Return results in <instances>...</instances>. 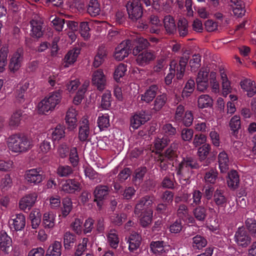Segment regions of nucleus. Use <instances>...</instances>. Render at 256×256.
<instances>
[{"mask_svg":"<svg viewBox=\"0 0 256 256\" xmlns=\"http://www.w3.org/2000/svg\"><path fill=\"white\" fill-rule=\"evenodd\" d=\"M189 57L187 56H184L180 58L179 64L176 66V70H175L176 62L172 60L170 65V72L165 78V82L166 84L169 85L172 82L175 72H176V76L178 79H181L184 73L186 66L188 64Z\"/></svg>","mask_w":256,"mask_h":256,"instance_id":"3","label":"nucleus"},{"mask_svg":"<svg viewBox=\"0 0 256 256\" xmlns=\"http://www.w3.org/2000/svg\"><path fill=\"white\" fill-rule=\"evenodd\" d=\"M153 203V200L152 198L148 196H146L142 198L136 204L135 206L134 213L138 214L142 210H146L150 209Z\"/></svg>","mask_w":256,"mask_h":256,"instance_id":"16","label":"nucleus"},{"mask_svg":"<svg viewBox=\"0 0 256 256\" xmlns=\"http://www.w3.org/2000/svg\"><path fill=\"white\" fill-rule=\"evenodd\" d=\"M106 77L101 69L95 70L92 74V82L99 90L104 89L106 84Z\"/></svg>","mask_w":256,"mask_h":256,"instance_id":"11","label":"nucleus"},{"mask_svg":"<svg viewBox=\"0 0 256 256\" xmlns=\"http://www.w3.org/2000/svg\"><path fill=\"white\" fill-rule=\"evenodd\" d=\"M154 58L155 56L152 52L145 50L138 55L136 60L138 65L144 66L149 64Z\"/></svg>","mask_w":256,"mask_h":256,"instance_id":"20","label":"nucleus"},{"mask_svg":"<svg viewBox=\"0 0 256 256\" xmlns=\"http://www.w3.org/2000/svg\"><path fill=\"white\" fill-rule=\"evenodd\" d=\"M40 214L38 210L32 211L30 215L32 221V226L33 228H38L40 222Z\"/></svg>","mask_w":256,"mask_h":256,"instance_id":"50","label":"nucleus"},{"mask_svg":"<svg viewBox=\"0 0 256 256\" xmlns=\"http://www.w3.org/2000/svg\"><path fill=\"white\" fill-rule=\"evenodd\" d=\"M80 52V50L78 48H74L70 50L64 58V67H68L70 65L74 64Z\"/></svg>","mask_w":256,"mask_h":256,"instance_id":"30","label":"nucleus"},{"mask_svg":"<svg viewBox=\"0 0 256 256\" xmlns=\"http://www.w3.org/2000/svg\"><path fill=\"white\" fill-rule=\"evenodd\" d=\"M198 106L200 108L210 106L212 104V100L207 94L200 96L198 100Z\"/></svg>","mask_w":256,"mask_h":256,"instance_id":"44","label":"nucleus"},{"mask_svg":"<svg viewBox=\"0 0 256 256\" xmlns=\"http://www.w3.org/2000/svg\"><path fill=\"white\" fill-rule=\"evenodd\" d=\"M90 28L86 22H82L80 24V34L84 39L87 40L90 36Z\"/></svg>","mask_w":256,"mask_h":256,"instance_id":"64","label":"nucleus"},{"mask_svg":"<svg viewBox=\"0 0 256 256\" xmlns=\"http://www.w3.org/2000/svg\"><path fill=\"white\" fill-rule=\"evenodd\" d=\"M206 244V240L200 235H196L192 238V246L194 249H202L205 247Z\"/></svg>","mask_w":256,"mask_h":256,"instance_id":"42","label":"nucleus"},{"mask_svg":"<svg viewBox=\"0 0 256 256\" xmlns=\"http://www.w3.org/2000/svg\"><path fill=\"white\" fill-rule=\"evenodd\" d=\"M108 242L113 248H118L119 243V238L117 231L114 229L110 230L106 235Z\"/></svg>","mask_w":256,"mask_h":256,"instance_id":"28","label":"nucleus"},{"mask_svg":"<svg viewBox=\"0 0 256 256\" xmlns=\"http://www.w3.org/2000/svg\"><path fill=\"white\" fill-rule=\"evenodd\" d=\"M88 239L84 238L82 239V242L80 243L76 248L74 256H80L87 248V244Z\"/></svg>","mask_w":256,"mask_h":256,"instance_id":"62","label":"nucleus"},{"mask_svg":"<svg viewBox=\"0 0 256 256\" xmlns=\"http://www.w3.org/2000/svg\"><path fill=\"white\" fill-rule=\"evenodd\" d=\"M218 172L214 169H210L206 172L204 176V182L207 184H214L218 178Z\"/></svg>","mask_w":256,"mask_h":256,"instance_id":"49","label":"nucleus"},{"mask_svg":"<svg viewBox=\"0 0 256 256\" xmlns=\"http://www.w3.org/2000/svg\"><path fill=\"white\" fill-rule=\"evenodd\" d=\"M220 76L222 80V94L224 96H226L232 91L230 82L224 71H220Z\"/></svg>","mask_w":256,"mask_h":256,"instance_id":"37","label":"nucleus"},{"mask_svg":"<svg viewBox=\"0 0 256 256\" xmlns=\"http://www.w3.org/2000/svg\"><path fill=\"white\" fill-rule=\"evenodd\" d=\"M178 30L180 36L184 37L188 34V22L184 18H180L178 23Z\"/></svg>","mask_w":256,"mask_h":256,"instance_id":"41","label":"nucleus"},{"mask_svg":"<svg viewBox=\"0 0 256 256\" xmlns=\"http://www.w3.org/2000/svg\"><path fill=\"white\" fill-rule=\"evenodd\" d=\"M56 215L54 212H48L43 215L42 224L45 228H52L56 222Z\"/></svg>","mask_w":256,"mask_h":256,"instance_id":"25","label":"nucleus"},{"mask_svg":"<svg viewBox=\"0 0 256 256\" xmlns=\"http://www.w3.org/2000/svg\"><path fill=\"white\" fill-rule=\"evenodd\" d=\"M89 122L86 118L84 117L80 122L78 128V138L82 142L88 140L90 135Z\"/></svg>","mask_w":256,"mask_h":256,"instance_id":"15","label":"nucleus"},{"mask_svg":"<svg viewBox=\"0 0 256 256\" xmlns=\"http://www.w3.org/2000/svg\"><path fill=\"white\" fill-rule=\"evenodd\" d=\"M84 171L85 176L90 179L94 180L96 182H100L101 181V176L94 170L91 167L86 166Z\"/></svg>","mask_w":256,"mask_h":256,"instance_id":"39","label":"nucleus"},{"mask_svg":"<svg viewBox=\"0 0 256 256\" xmlns=\"http://www.w3.org/2000/svg\"><path fill=\"white\" fill-rule=\"evenodd\" d=\"M232 10L234 15L242 16L244 14L245 10L244 8L242 2L238 0H230Z\"/></svg>","mask_w":256,"mask_h":256,"instance_id":"35","label":"nucleus"},{"mask_svg":"<svg viewBox=\"0 0 256 256\" xmlns=\"http://www.w3.org/2000/svg\"><path fill=\"white\" fill-rule=\"evenodd\" d=\"M193 213L195 218L198 220H204L206 217V210L202 206L196 208Z\"/></svg>","mask_w":256,"mask_h":256,"instance_id":"63","label":"nucleus"},{"mask_svg":"<svg viewBox=\"0 0 256 256\" xmlns=\"http://www.w3.org/2000/svg\"><path fill=\"white\" fill-rule=\"evenodd\" d=\"M163 24L166 32L168 34H174L176 30V24L174 18L170 16H165L163 20Z\"/></svg>","mask_w":256,"mask_h":256,"instance_id":"23","label":"nucleus"},{"mask_svg":"<svg viewBox=\"0 0 256 256\" xmlns=\"http://www.w3.org/2000/svg\"><path fill=\"white\" fill-rule=\"evenodd\" d=\"M211 150V146L209 144H204L200 147L198 150V155L200 160L202 161L206 159Z\"/></svg>","mask_w":256,"mask_h":256,"instance_id":"51","label":"nucleus"},{"mask_svg":"<svg viewBox=\"0 0 256 256\" xmlns=\"http://www.w3.org/2000/svg\"><path fill=\"white\" fill-rule=\"evenodd\" d=\"M0 250L5 254L12 250V240L5 232H2L0 236Z\"/></svg>","mask_w":256,"mask_h":256,"instance_id":"17","label":"nucleus"},{"mask_svg":"<svg viewBox=\"0 0 256 256\" xmlns=\"http://www.w3.org/2000/svg\"><path fill=\"white\" fill-rule=\"evenodd\" d=\"M78 112L73 108H70L66 114V121L68 126V128L70 130L74 129L77 126Z\"/></svg>","mask_w":256,"mask_h":256,"instance_id":"19","label":"nucleus"},{"mask_svg":"<svg viewBox=\"0 0 256 256\" xmlns=\"http://www.w3.org/2000/svg\"><path fill=\"white\" fill-rule=\"evenodd\" d=\"M126 66L124 64H120L116 68L114 73V78L117 82L124 76L126 72Z\"/></svg>","mask_w":256,"mask_h":256,"instance_id":"54","label":"nucleus"},{"mask_svg":"<svg viewBox=\"0 0 256 256\" xmlns=\"http://www.w3.org/2000/svg\"><path fill=\"white\" fill-rule=\"evenodd\" d=\"M158 90V87L156 85L150 86L144 94L141 95V100L146 103H150L156 97Z\"/></svg>","mask_w":256,"mask_h":256,"instance_id":"22","label":"nucleus"},{"mask_svg":"<svg viewBox=\"0 0 256 256\" xmlns=\"http://www.w3.org/2000/svg\"><path fill=\"white\" fill-rule=\"evenodd\" d=\"M219 168L222 173H226L229 168V158L227 154L222 151L218 155Z\"/></svg>","mask_w":256,"mask_h":256,"instance_id":"21","label":"nucleus"},{"mask_svg":"<svg viewBox=\"0 0 256 256\" xmlns=\"http://www.w3.org/2000/svg\"><path fill=\"white\" fill-rule=\"evenodd\" d=\"M30 34L33 38H40L43 35V20L38 15H34L30 21Z\"/></svg>","mask_w":256,"mask_h":256,"instance_id":"7","label":"nucleus"},{"mask_svg":"<svg viewBox=\"0 0 256 256\" xmlns=\"http://www.w3.org/2000/svg\"><path fill=\"white\" fill-rule=\"evenodd\" d=\"M76 241L75 236L69 232H66L64 236V244L66 248H68Z\"/></svg>","mask_w":256,"mask_h":256,"instance_id":"61","label":"nucleus"},{"mask_svg":"<svg viewBox=\"0 0 256 256\" xmlns=\"http://www.w3.org/2000/svg\"><path fill=\"white\" fill-rule=\"evenodd\" d=\"M126 218V215L125 214H114L110 217V220L112 224L115 226H120Z\"/></svg>","mask_w":256,"mask_h":256,"instance_id":"57","label":"nucleus"},{"mask_svg":"<svg viewBox=\"0 0 256 256\" xmlns=\"http://www.w3.org/2000/svg\"><path fill=\"white\" fill-rule=\"evenodd\" d=\"M131 43L130 40L123 41L115 48L114 57L118 61L123 60L128 56L131 50Z\"/></svg>","mask_w":256,"mask_h":256,"instance_id":"8","label":"nucleus"},{"mask_svg":"<svg viewBox=\"0 0 256 256\" xmlns=\"http://www.w3.org/2000/svg\"><path fill=\"white\" fill-rule=\"evenodd\" d=\"M152 214L153 211L152 209H148L142 212L140 223L143 227H146L151 224Z\"/></svg>","mask_w":256,"mask_h":256,"instance_id":"36","label":"nucleus"},{"mask_svg":"<svg viewBox=\"0 0 256 256\" xmlns=\"http://www.w3.org/2000/svg\"><path fill=\"white\" fill-rule=\"evenodd\" d=\"M178 147V144L173 142L171 144L170 146L166 150L165 152L164 158H166L168 160H172L177 156V149Z\"/></svg>","mask_w":256,"mask_h":256,"instance_id":"46","label":"nucleus"},{"mask_svg":"<svg viewBox=\"0 0 256 256\" xmlns=\"http://www.w3.org/2000/svg\"><path fill=\"white\" fill-rule=\"evenodd\" d=\"M110 188L108 186L99 185L96 186L94 190L95 200L102 201L108 194Z\"/></svg>","mask_w":256,"mask_h":256,"instance_id":"26","label":"nucleus"},{"mask_svg":"<svg viewBox=\"0 0 256 256\" xmlns=\"http://www.w3.org/2000/svg\"><path fill=\"white\" fill-rule=\"evenodd\" d=\"M141 240L142 238L140 235L136 232L132 234L128 240L130 250L134 252L138 249L140 244Z\"/></svg>","mask_w":256,"mask_h":256,"instance_id":"31","label":"nucleus"},{"mask_svg":"<svg viewBox=\"0 0 256 256\" xmlns=\"http://www.w3.org/2000/svg\"><path fill=\"white\" fill-rule=\"evenodd\" d=\"M111 94L109 91H106L102 98L101 106L103 109L108 110L111 106Z\"/></svg>","mask_w":256,"mask_h":256,"instance_id":"59","label":"nucleus"},{"mask_svg":"<svg viewBox=\"0 0 256 256\" xmlns=\"http://www.w3.org/2000/svg\"><path fill=\"white\" fill-rule=\"evenodd\" d=\"M6 143L9 150L17 154L27 152L34 146L30 138L25 135L20 134L10 136L7 138Z\"/></svg>","mask_w":256,"mask_h":256,"instance_id":"1","label":"nucleus"},{"mask_svg":"<svg viewBox=\"0 0 256 256\" xmlns=\"http://www.w3.org/2000/svg\"><path fill=\"white\" fill-rule=\"evenodd\" d=\"M62 216L66 217L72 208V203L70 198H65L62 202Z\"/></svg>","mask_w":256,"mask_h":256,"instance_id":"43","label":"nucleus"},{"mask_svg":"<svg viewBox=\"0 0 256 256\" xmlns=\"http://www.w3.org/2000/svg\"><path fill=\"white\" fill-rule=\"evenodd\" d=\"M126 10L130 18L136 20L142 16V10L140 0H130L126 4Z\"/></svg>","mask_w":256,"mask_h":256,"instance_id":"5","label":"nucleus"},{"mask_svg":"<svg viewBox=\"0 0 256 256\" xmlns=\"http://www.w3.org/2000/svg\"><path fill=\"white\" fill-rule=\"evenodd\" d=\"M235 242L242 247L247 246L251 242V238L248 234L244 228H239L234 235Z\"/></svg>","mask_w":256,"mask_h":256,"instance_id":"13","label":"nucleus"},{"mask_svg":"<svg viewBox=\"0 0 256 256\" xmlns=\"http://www.w3.org/2000/svg\"><path fill=\"white\" fill-rule=\"evenodd\" d=\"M150 119V116L145 112L141 111L135 114L130 120V126L134 130L138 129L141 125Z\"/></svg>","mask_w":256,"mask_h":256,"instance_id":"14","label":"nucleus"},{"mask_svg":"<svg viewBox=\"0 0 256 256\" xmlns=\"http://www.w3.org/2000/svg\"><path fill=\"white\" fill-rule=\"evenodd\" d=\"M198 168V164L196 160L192 158H184L176 168V174L179 176L180 183L184 185L190 183L188 178L190 170L192 168Z\"/></svg>","mask_w":256,"mask_h":256,"instance_id":"2","label":"nucleus"},{"mask_svg":"<svg viewBox=\"0 0 256 256\" xmlns=\"http://www.w3.org/2000/svg\"><path fill=\"white\" fill-rule=\"evenodd\" d=\"M106 54V50L104 48H99L93 63L94 67H98L104 62Z\"/></svg>","mask_w":256,"mask_h":256,"instance_id":"48","label":"nucleus"},{"mask_svg":"<svg viewBox=\"0 0 256 256\" xmlns=\"http://www.w3.org/2000/svg\"><path fill=\"white\" fill-rule=\"evenodd\" d=\"M88 12L92 16H96L100 14V7L98 0H90L87 8Z\"/></svg>","mask_w":256,"mask_h":256,"instance_id":"34","label":"nucleus"},{"mask_svg":"<svg viewBox=\"0 0 256 256\" xmlns=\"http://www.w3.org/2000/svg\"><path fill=\"white\" fill-rule=\"evenodd\" d=\"M149 20L150 24L153 26L150 30V32L152 33H158L162 24L159 18L156 16L152 15L150 17Z\"/></svg>","mask_w":256,"mask_h":256,"instance_id":"52","label":"nucleus"},{"mask_svg":"<svg viewBox=\"0 0 256 256\" xmlns=\"http://www.w3.org/2000/svg\"><path fill=\"white\" fill-rule=\"evenodd\" d=\"M242 88L247 92L249 97L252 96L256 94V86L254 82L250 80L245 79L240 82Z\"/></svg>","mask_w":256,"mask_h":256,"instance_id":"24","label":"nucleus"},{"mask_svg":"<svg viewBox=\"0 0 256 256\" xmlns=\"http://www.w3.org/2000/svg\"><path fill=\"white\" fill-rule=\"evenodd\" d=\"M166 100L167 96L166 94L158 96L154 101L153 109L156 111L160 110L165 105Z\"/></svg>","mask_w":256,"mask_h":256,"instance_id":"45","label":"nucleus"},{"mask_svg":"<svg viewBox=\"0 0 256 256\" xmlns=\"http://www.w3.org/2000/svg\"><path fill=\"white\" fill-rule=\"evenodd\" d=\"M61 250V242L55 241L49 246L46 256H60L62 254Z\"/></svg>","mask_w":256,"mask_h":256,"instance_id":"32","label":"nucleus"},{"mask_svg":"<svg viewBox=\"0 0 256 256\" xmlns=\"http://www.w3.org/2000/svg\"><path fill=\"white\" fill-rule=\"evenodd\" d=\"M65 136V128L64 126L58 125L52 130V138L54 140H60Z\"/></svg>","mask_w":256,"mask_h":256,"instance_id":"47","label":"nucleus"},{"mask_svg":"<svg viewBox=\"0 0 256 256\" xmlns=\"http://www.w3.org/2000/svg\"><path fill=\"white\" fill-rule=\"evenodd\" d=\"M72 172V169L68 166H60L56 170L57 174L60 177L68 176Z\"/></svg>","mask_w":256,"mask_h":256,"instance_id":"56","label":"nucleus"},{"mask_svg":"<svg viewBox=\"0 0 256 256\" xmlns=\"http://www.w3.org/2000/svg\"><path fill=\"white\" fill-rule=\"evenodd\" d=\"M23 59V52L22 50H18L15 52L10 60L8 66L10 71L12 72L18 71L22 66Z\"/></svg>","mask_w":256,"mask_h":256,"instance_id":"12","label":"nucleus"},{"mask_svg":"<svg viewBox=\"0 0 256 256\" xmlns=\"http://www.w3.org/2000/svg\"><path fill=\"white\" fill-rule=\"evenodd\" d=\"M201 56L200 54H194L190 60L189 64L192 72H196L200 66Z\"/></svg>","mask_w":256,"mask_h":256,"instance_id":"53","label":"nucleus"},{"mask_svg":"<svg viewBox=\"0 0 256 256\" xmlns=\"http://www.w3.org/2000/svg\"><path fill=\"white\" fill-rule=\"evenodd\" d=\"M98 124L100 130H103L110 126L109 116L108 114L99 116L98 119Z\"/></svg>","mask_w":256,"mask_h":256,"instance_id":"58","label":"nucleus"},{"mask_svg":"<svg viewBox=\"0 0 256 256\" xmlns=\"http://www.w3.org/2000/svg\"><path fill=\"white\" fill-rule=\"evenodd\" d=\"M22 116V112L21 110H17L14 112L9 120L10 126L13 128L18 126L20 124Z\"/></svg>","mask_w":256,"mask_h":256,"instance_id":"38","label":"nucleus"},{"mask_svg":"<svg viewBox=\"0 0 256 256\" xmlns=\"http://www.w3.org/2000/svg\"><path fill=\"white\" fill-rule=\"evenodd\" d=\"M70 161L73 166H76L79 163V156L76 147L71 148L70 152Z\"/></svg>","mask_w":256,"mask_h":256,"instance_id":"60","label":"nucleus"},{"mask_svg":"<svg viewBox=\"0 0 256 256\" xmlns=\"http://www.w3.org/2000/svg\"><path fill=\"white\" fill-rule=\"evenodd\" d=\"M166 245L163 241H153L150 244L152 252L156 254H162L166 252Z\"/></svg>","mask_w":256,"mask_h":256,"instance_id":"29","label":"nucleus"},{"mask_svg":"<svg viewBox=\"0 0 256 256\" xmlns=\"http://www.w3.org/2000/svg\"><path fill=\"white\" fill-rule=\"evenodd\" d=\"M60 100L61 96L59 92L50 93L38 103V109L39 112L46 114L49 111L53 110Z\"/></svg>","mask_w":256,"mask_h":256,"instance_id":"4","label":"nucleus"},{"mask_svg":"<svg viewBox=\"0 0 256 256\" xmlns=\"http://www.w3.org/2000/svg\"><path fill=\"white\" fill-rule=\"evenodd\" d=\"M9 223L16 230H20L26 224L25 216L22 214L13 216L9 220Z\"/></svg>","mask_w":256,"mask_h":256,"instance_id":"18","label":"nucleus"},{"mask_svg":"<svg viewBox=\"0 0 256 256\" xmlns=\"http://www.w3.org/2000/svg\"><path fill=\"white\" fill-rule=\"evenodd\" d=\"M88 85V83H86L82 86V88H80L76 94L74 98V104L76 105H78L81 103L82 99L84 98V95L86 91V88Z\"/></svg>","mask_w":256,"mask_h":256,"instance_id":"55","label":"nucleus"},{"mask_svg":"<svg viewBox=\"0 0 256 256\" xmlns=\"http://www.w3.org/2000/svg\"><path fill=\"white\" fill-rule=\"evenodd\" d=\"M80 190L81 184L76 179L62 180L60 182V190L64 194H74Z\"/></svg>","mask_w":256,"mask_h":256,"instance_id":"6","label":"nucleus"},{"mask_svg":"<svg viewBox=\"0 0 256 256\" xmlns=\"http://www.w3.org/2000/svg\"><path fill=\"white\" fill-rule=\"evenodd\" d=\"M214 201L219 208L225 207L227 202V199L224 194L222 190L217 189L214 194Z\"/></svg>","mask_w":256,"mask_h":256,"instance_id":"33","label":"nucleus"},{"mask_svg":"<svg viewBox=\"0 0 256 256\" xmlns=\"http://www.w3.org/2000/svg\"><path fill=\"white\" fill-rule=\"evenodd\" d=\"M51 148L50 142L48 140H44L39 144L38 148V157L42 158L47 154Z\"/></svg>","mask_w":256,"mask_h":256,"instance_id":"40","label":"nucleus"},{"mask_svg":"<svg viewBox=\"0 0 256 256\" xmlns=\"http://www.w3.org/2000/svg\"><path fill=\"white\" fill-rule=\"evenodd\" d=\"M38 194L36 192H32L24 196L19 202V207L20 210H30L36 203Z\"/></svg>","mask_w":256,"mask_h":256,"instance_id":"10","label":"nucleus"},{"mask_svg":"<svg viewBox=\"0 0 256 256\" xmlns=\"http://www.w3.org/2000/svg\"><path fill=\"white\" fill-rule=\"evenodd\" d=\"M240 182L239 176L236 170H232L228 174L227 184L228 186L235 190L238 186Z\"/></svg>","mask_w":256,"mask_h":256,"instance_id":"27","label":"nucleus"},{"mask_svg":"<svg viewBox=\"0 0 256 256\" xmlns=\"http://www.w3.org/2000/svg\"><path fill=\"white\" fill-rule=\"evenodd\" d=\"M44 176L42 174L40 169L32 168L28 170L24 174V179L28 183L37 185L40 184L44 180Z\"/></svg>","mask_w":256,"mask_h":256,"instance_id":"9","label":"nucleus"}]
</instances>
